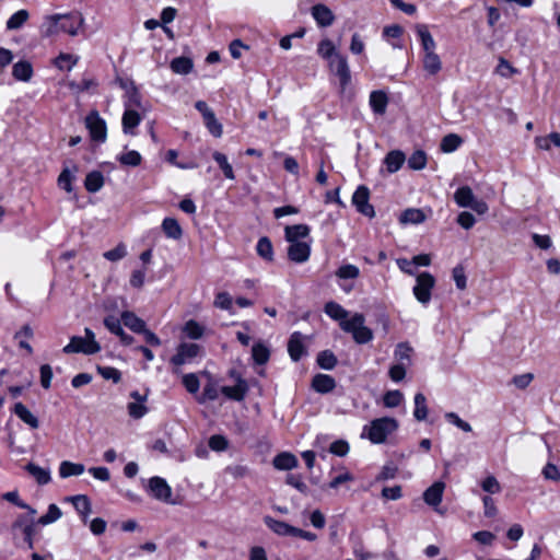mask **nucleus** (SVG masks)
Returning a JSON list of instances; mask_svg holds the SVG:
<instances>
[{
    "label": "nucleus",
    "mask_w": 560,
    "mask_h": 560,
    "mask_svg": "<svg viewBox=\"0 0 560 560\" xmlns=\"http://www.w3.org/2000/svg\"><path fill=\"white\" fill-rule=\"evenodd\" d=\"M219 397V389L217 388V385L212 382H209L203 387V392L201 397L198 398V401L200 404H205L207 400H215Z\"/></svg>",
    "instance_id": "nucleus-57"
},
{
    "label": "nucleus",
    "mask_w": 560,
    "mask_h": 560,
    "mask_svg": "<svg viewBox=\"0 0 560 560\" xmlns=\"http://www.w3.org/2000/svg\"><path fill=\"white\" fill-rule=\"evenodd\" d=\"M145 401H131L127 405L128 413L133 419L142 418L147 412L148 408L144 405Z\"/></svg>",
    "instance_id": "nucleus-54"
},
{
    "label": "nucleus",
    "mask_w": 560,
    "mask_h": 560,
    "mask_svg": "<svg viewBox=\"0 0 560 560\" xmlns=\"http://www.w3.org/2000/svg\"><path fill=\"white\" fill-rule=\"evenodd\" d=\"M407 368H408L407 363H404V364L397 363V364L392 365L389 369V372H388L390 380L394 382L402 381L406 376Z\"/></svg>",
    "instance_id": "nucleus-63"
},
{
    "label": "nucleus",
    "mask_w": 560,
    "mask_h": 560,
    "mask_svg": "<svg viewBox=\"0 0 560 560\" xmlns=\"http://www.w3.org/2000/svg\"><path fill=\"white\" fill-rule=\"evenodd\" d=\"M445 419L464 432H471L472 430L471 425L467 421L460 419L455 412L445 413Z\"/></svg>",
    "instance_id": "nucleus-59"
},
{
    "label": "nucleus",
    "mask_w": 560,
    "mask_h": 560,
    "mask_svg": "<svg viewBox=\"0 0 560 560\" xmlns=\"http://www.w3.org/2000/svg\"><path fill=\"white\" fill-rule=\"evenodd\" d=\"M317 364L324 370H332L337 365V358L331 351L325 350L318 353Z\"/></svg>",
    "instance_id": "nucleus-47"
},
{
    "label": "nucleus",
    "mask_w": 560,
    "mask_h": 560,
    "mask_svg": "<svg viewBox=\"0 0 560 560\" xmlns=\"http://www.w3.org/2000/svg\"><path fill=\"white\" fill-rule=\"evenodd\" d=\"M405 154L399 150H394L387 153L384 163L387 167L388 173L397 172L405 163Z\"/></svg>",
    "instance_id": "nucleus-31"
},
{
    "label": "nucleus",
    "mask_w": 560,
    "mask_h": 560,
    "mask_svg": "<svg viewBox=\"0 0 560 560\" xmlns=\"http://www.w3.org/2000/svg\"><path fill=\"white\" fill-rule=\"evenodd\" d=\"M273 466L279 470H290L298 466V459L293 454L283 452L273 458Z\"/></svg>",
    "instance_id": "nucleus-26"
},
{
    "label": "nucleus",
    "mask_w": 560,
    "mask_h": 560,
    "mask_svg": "<svg viewBox=\"0 0 560 560\" xmlns=\"http://www.w3.org/2000/svg\"><path fill=\"white\" fill-rule=\"evenodd\" d=\"M435 285L434 277L429 272H421L417 276V283L413 287V294L421 304H428L431 300V291Z\"/></svg>",
    "instance_id": "nucleus-4"
},
{
    "label": "nucleus",
    "mask_w": 560,
    "mask_h": 560,
    "mask_svg": "<svg viewBox=\"0 0 560 560\" xmlns=\"http://www.w3.org/2000/svg\"><path fill=\"white\" fill-rule=\"evenodd\" d=\"M85 337L73 336L70 342L62 349L67 354L69 353H84L94 354L101 351L100 343L95 340V334L90 329H84Z\"/></svg>",
    "instance_id": "nucleus-1"
},
{
    "label": "nucleus",
    "mask_w": 560,
    "mask_h": 560,
    "mask_svg": "<svg viewBox=\"0 0 560 560\" xmlns=\"http://www.w3.org/2000/svg\"><path fill=\"white\" fill-rule=\"evenodd\" d=\"M118 162L124 166H132L136 167L141 164L142 156L136 150H130L128 152L121 153L117 156Z\"/></svg>",
    "instance_id": "nucleus-43"
},
{
    "label": "nucleus",
    "mask_w": 560,
    "mask_h": 560,
    "mask_svg": "<svg viewBox=\"0 0 560 560\" xmlns=\"http://www.w3.org/2000/svg\"><path fill=\"white\" fill-rule=\"evenodd\" d=\"M141 121L140 115L133 109L127 108L122 115V130L125 133H132V129L136 128Z\"/></svg>",
    "instance_id": "nucleus-35"
},
{
    "label": "nucleus",
    "mask_w": 560,
    "mask_h": 560,
    "mask_svg": "<svg viewBox=\"0 0 560 560\" xmlns=\"http://www.w3.org/2000/svg\"><path fill=\"white\" fill-rule=\"evenodd\" d=\"M121 322L126 327L137 334H140L147 327V324L143 319L129 311H126L121 314Z\"/></svg>",
    "instance_id": "nucleus-24"
},
{
    "label": "nucleus",
    "mask_w": 560,
    "mask_h": 560,
    "mask_svg": "<svg viewBox=\"0 0 560 560\" xmlns=\"http://www.w3.org/2000/svg\"><path fill=\"white\" fill-rule=\"evenodd\" d=\"M79 61V57L72 54H59L54 60V65L60 70H71Z\"/></svg>",
    "instance_id": "nucleus-38"
},
{
    "label": "nucleus",
    "mask_w": 560,
    "mask_h": 560,
    "mask_svg": "<svg viewBox=\"0 0 560 560\" xmlns=\"http://www.w3.org/2000/svg\"><path fill=\"white\" fill-rule=\"evenodd\" d=\"M340 327L343 331L350 332L353 339L359 345H364L373 339L372 330L364 326V316L362 314H354L349 320H342Z\"/></svg>",
    "instance_id": "nucleus-3"
},
{
    "label": "nucleus",
    "mask_w": 560,
    "mask_h": 560,
    "mask_svg": "<svg viewBox=\"0 0 560 560\" xmlns=\"http://www.w3.org/2000/svg\"><path fill=\"white\" fill-rule=\"evenodd\" d=\"M422 65L424 71L430 75L438 74L442 69V61L435 52L423 54Z\"/></svg>",
    "instance_id": "nucleus-30"
},
{
    "label": "nucleus",
    "mask_w": 560,
    "mask_h": 560,
    "mask_svg": "<svg viewBox=\"0 0 560 560\" xmlns=\"http://www.w3.org/2000/svg\"><path fill=\"white\" fill-rule=\"evenodd\" d=\"M411 353L412 348L408 343L400 342L397 345L394 355L398 363H407V365L409 366L411 364Z\"/></svg>",
    "instance_id": "nucleus-42"
},
{
    "label": "nucleus",
    "mask_w": 560,
    "mask_h": 560,
    "mask_svg": "<svg viewBox=\"0 0 560 560\" xmlns=\"http://www.w3.org/2000/svg\"><path fill=\"white\" fill-rule=\"evenodd\" d=\"M12 75L20 81L27 82L33 75V68L28 61H18L12 69Z\"/></svg>",
    "instance_id": "nucleus-33"
},
{
    "label": "nucleus",
    "mask_w": 560,
    "mask_h": 560,
    "mask_svg": "<svg viewBox=\"0 0 560 560\" xmlns=\"http://www.w3.org/2000/svg\"><path fill=\"white\" fill-rule=\"evenodd\" d=\"M312 387L317 393L327 394L334 390L336 382L334 377L328 374H316L313 377Z\"/></svg>",
    "instance_id": "nucleus-16"
},
{
    "label": "nucleus",
    "mask_w": 560,
    "mask_h": 560,
    "mask_svg": "<svg viewBox=\"0 0 560 560\" xmlns=\"http://www.w3.org/2000/svg\"><path fill=\"white\" fill-rule=\"evenodd\" d=\"M417 34L421 40V46L424 54L435 52L436 44L424 24L416 26Z\"/></svg>",
    "instance_id": "nucleus-22"
},
{
    "label": "nucleus",
    "mask_w": 560,
    "mask_h": 560,
    "mask_svg": "<svg viewBox=\"0 0 560 560\" xmlns=\"http://www.w3.org/2000/svg\"><path fill=\"white\" fill-rule=\"evenodd\" d=\"M200 352V346L197 343L183 342L177 347L176 354L171 358V363L180 366L191 362Z\"/></svg>",
    "instance_id": "nucleus-6"
},
{
    "label": "nucleus",
    "mask_w": 560,
    "mask_h": 560,
    "mask_svg": "<svg viewBox=\"0 0 560 560\" xmlns=\"http://www.w3.org/2000/svg\"><path fill=\"white\" fill-rule=\"evenodd\" d=\"M336 276L343 280L357 279L360 276V269L351 264L342 265L337 269Z\"/></svg>",
    "instance_id": "nucleus-49"
},
{
    "label": "nucleus",
    "mask_w": 560,
    "mask_h": 560,
    "mask_svg": "<svg viewBox=\"0 0 560 560\" xmlns=\"http://www.w3.org/2000/svg\"><path fill=\"white\" fill-rule=\"evenodd\" d=\"M149 489L153 498L164 502H171L172 489L161 477H152L149 480Z\"/></svg>",
    "instance_id": "nucleus-10"
},
{
    "label": "nucleus",
    "mask_w": 560,
    "mask_h": 560,
    "mask_svg": "<svg viewBox=\"0 0 560 560\" xmlns=\"http://www.w3.org/2000/svg\"><path fill=\"white\" fill-rule=\"evenodd\" d=\"M264 523L267 525L269 529L280 536H293L294 526L289 525L285 522L278 521L272 518L271 516H265Z\"/></svg>",
    "instance_id": "nucleus-19"
},
{
    "label": "nucleus",
    "mask_w": 560,
    "mask_h": 560,
    "mask_svg": "<svg viewBox=\"0 0 560 560\" xmlns=\"http://www.w3.org/2000/svg\"><path fill=\"white\" fill-rule=\"evenodd\" d=\"M13 412L18 416L20 420L26 423L32 429H37L39 427V421L36 416H34L27 407L22 402H16L13 407Z\"/></svg>",
    "instance_id": "nucleus-21"
},
{
    "label": "nucleus",
    "mask_w": 560,
    "mask_h": 560,
    "mask_svg": "<svg viewBox=\"0 0 560 560\" xmlns=\"http://www.w3.org/2000/svg\"><path fill=\"white\" fill-rule=\"evenodd\" d=\"M317 51L320 57H323L324 59H327L329 61L335 57V55H339L338 52H336L335 46H334L332 42L329 39H323L318 44Z\"/></svg>",
    "instance_id": "nucleus-51"
},
{
    "label": "nucleus",
    "mask_w": 560,
    "mask_h": 560,
    "mask_svg": "<svg viewBox=\"0 0 560 560\" xmlns=\"http://www.w3.org/2000/svg\"><path fill=\"white\" fill-rule=\"evenodd\" d=\"M325 313L332 319L339 320L340 323L342 320H348V312L338 303L336 302H328L325 305Z\"/></svg>",
    "instance_id": "nucleus-37"
},
{
    "label": "nucleus",
    "mask_w": 560,
    "mask_h": 560,
    "mask_svg": "<svg viewBox=\"0 0 560 560\" xmlns=\"http://www.w3.org/2000/svg\"><path fill=\"white\" fill-rule=\"evenodd\" d=\"M303 340L304 336L299 331L293 332L289 339L288 352L294 362H298L306 352Z\"/></svg>",
    "instance_id": "nucleus-14"
},
{
    "label": "nucleus",
    "mask_w": 560,
    "mask_h": 560,
    "mask_svg": "<svg viewBox=\"0 0 560 560\" xmlns=\"http://www.w3.org/2000/svg\"><path fill=\"white\" fill-rule=\"evenodd\" d=\"M104 185V176L98 171L90 172L84 180L85 189L89 192H97Z\"/></svg>",
    "instance_id": "nucleus-34"
},
{
    "label": "nucleus",
    "mask_w": 560,
    "mask_h": 560,
    "mask_svg": "<svg viewBox=\"0 0 560 560\" xmlns=\"http://www.w3.org/2000/svg\"><path fill=\"white\" fill-rule=\"evenodd\" d=\"M60 18L61 14H54L45 18V21L40 27L42 35L50 37L58 34L60 31Z\"/></svg>",
    "instance_id": "nucleus-25"
},
{
    "label": "nucleus",
    "mask_w": 560,
    "mask_h": 560,
    "mask_svg": "<svg viewBox=\"0 0 560 560\" xmlns=\"http://www.w3.org/2000/svg\"><path fill=\"white\" fill-rule=\"evenodd\" d=\"M427 165V154L422 150L415 151L408 159V166L412 170H422Z\"/></svg>",
    "instance_id": "nucleus-50"
},
{
    "label": "nucleus",
    "mask_w": 560,
    "mask_h": 560,
    "mask_svg": "<svg viewBox=\"0 0 560 560\" xmlns=\"http://www.w3.org/2000/svg\"><path fill=\"white\" fill-rule=\"evenodd\" d=\"M74 176L70 172L68 167L63 168L62 172L58 176V186L61 189H65L67 192H71L73 190L72 180Z\"/></svg>",
    "instance_id": "nucleus-52"
},
{
    "label": "nucleus",
    "mask_w": 560,
    "mask_h": 560,
    "mask_svg": "<svg viewBox=\"0 0 560 560\" xmlns=\"http://www.w3.org/2000/svg\"><path fill=\"white\" fill-rule=\"evenodd\" d=\"M481 488L483 491L495 494L501 491V486L494 476H488L482 482Z\"/></svg>",
    "instance_id": "nucleus-64"
},
{
    "label": "nucleus",
    "mask_w": 560,
    "mask_h": 560,
    "mask_svg": "<svg viewBox=\"0 0 560 560\" xmlns=\"http://www.w3.org/2000/svg\"><path fill=\"white\" fill-rule=\"evenodd\" d=\"M105 327L114 335L120 336L124 332V329L121 327V322L115 316H107L104 319Z\"/></svg>",
    "instance_id": "nucleus-61"
},
{
    "label": "nucleus",
    "mask_w": 560,
    "mask_h": 560,
    "mask_svg": "<svg viewBox=\"0 0 560 560\" xmlns=\"http://www.w3.org/2000/svg\"><path fill=\"white\" fill-rule=\"evenodd\" d=\"M61 510L58 508V505L52 503L48 506L47 513L40 516L36 523L40 525H48L58 521L61 517Z\"/></svg>",
    "instance_id": "nucleus-48"
},
{
    "label": "nucleus",
    "mask_w": 560,
    "mask_h": 560,
    "mask_svg": "<svg viewBox=\"0 0 560 560\" xmlns=\"http://www.w3.org/2000/svg\"><path fill=\"white\" fill-rule=\"evenodd\" d=\"M97 372L105 380H112L114 383H118L121 380V373L112 366H98Z\"/></svg>",
    "instance_id": "nucleus-60"
},
{
    "label": "nucleus",
    "mask_w": 560,
    "mask_h": 560,
    "mask_svg": "<svg viewBox=\"0 0 560 560\" xmlns=\"http://www.w3.org/2000/svg\"><path fill=\"white\" fill-rule=\"evenodd\" d=\"M203 122L206 127L208 128L209 132L215 137L220 138L222 136V125L215 118L214 113H212L210 116L203 119Z\"/></svg>",
    "instance_id": "nucleus-55"
},
{
    "label": "nucleus",
    "mask_w": 560,
    "mask_h": 560,
    "mask_svg": "<svg viewBox=\"0 0 560 560\" xmlns=\"http://www.w3.org/2000/svg\"><path fill=\"white\" fill-rule=\"evenodd\" d=\"M68 500L72 502L74 509L81 515L82 521L86 523L89 515L92 513V506L89 498L84 494H78L69 498Z\"/></svg>",
    "instance_id": "nucleus-20"
},
{
    "label": "nucleus",
    "mask_w": 560,
    "mask_h": 560,
    "mask_svg": "<svg viewBox=\"0 0 560 560\" xmlns=\"http://www.w3.org/2000/svg\"><path fill=\"white\" fill-rule=\"evenodd\" d=\"M310 226L306 224L289 225L284 230V236L287 242H302L301 240L310 235Z\"/></svg>",
    "instance_id": "nucleus-18"
},
{
    "label": "nucleus",
    "mask_w": 560,
    "mask_h": 560,
    "mask_svg": "<svg viewBox=\"0 0 560 560\" xmlns=\"http://www.w3.org/2000/svg\"><path fill=\"white\" fill-rule=\"evenodd\" d=\"M252 355L257 364L262 365L268 362L270 352L262 343H255L252 348Z\"/></svg>",
    "instance_id": "nucleus-46"
},
{
    "label": "nucleus",
    "mask_w": 560,
    "mask_h": 560,
    "mask_svg": "<svg viewBox=\"0 0 560 560\" xmlns=\"http://www.w3.org/2000/svg\"><path fill=\"white\" fill-rule=\"evenodd\" d=\"M370 199V190L366 186H359L352 196V203L355 206L357 210L369 218H373L375 215V211L372 205L369 202Z\"/></svg>",
    "instance_id": "nucleus-7"
},
{
    "label": "nucleus",
    "mask_w": 560,
    "mask_h": 560,
    "mask_svg": "<svg viewBox=\"0 0 560 560\" xmlns=\"http://www.w3.org/2000/svg\"><path fill=\"white\" fill-rule=\"evenodd\" d=\"M404 399L402 394L399 390H389L384 395V405L388 408H395L401 404Z\"/></svg>",
    "instance_id": "nucleus-58"
},
{
    "label": "nucleus",
    "mask_w": 560,
    "mask_h": 560,
    "mask_svg": "<svg viewBox=\"0 0 560 560\" xmlns=\"http://www.w3.org/2000/svg\"><path fill=\"white\" fill-rule=\"evenodd\" d=\"M212 158L218 163V165L220 166V168L222 170V172L226 178H229V179L235 178L233 167L229 163L228 158L223 153L215 151V152H213Z\"/></svg>",
    "instance_id": "nucleus-44"
},
{
    "label": "nucleus",
    "mask_w": 560,
    "mask_h": 560,
    "mask_svg": "<svg viewBox=\"0 0 560 560\" xmlns=\"http://www.w3.org/2000/svg\"><path fill=\"white\" fill-rule=\"evenodd\" d=\"M428 406H427V398L422 393H417L415 395V410H413V417L418 421H423L428 417Z\"/></svg>",
    "instance_id": "nucleus-36"
},
{
    "label": "nucleus",
    "mask_w": 560,
    "mask_h": 560,
    "mask_svg": "<svg viewBox=\"0 0 560 560\" xmlns=\"http://www.w3.org/2000/svg\"><path fill=\"white\" fill-rule=\"evenodd\" d=\"M184 331L189 338L199 339L203 335V327L191 319L185 324Z\"/></svg>",
    "instance_id": "nucleus-56"
},
{
    "label": "nucleus",
    "mask_w": 560,
    "mask_h": 560,
    "mask_svg": "<svg viewBox=\"0 0 560 560\" xmlns=\"http://www.w3.org/2000/svg\"><path fill=\"white\" fill-rule=\"evenodd\" d=\"M445 483L442 481H436L423 492L424 502L432 506L436 512H440L438 506L442 501Z\"/></svg>",
    "instance_id": "nucleus-12"
},
{
    "label": "nucleus",
    "mask_w": 560,
    "mask_h": 560,
    "mask_svg": "<svg viewBox=\"0 0 560 560\" xmlns=\"http://www.w3.org/2000/svg\"><path fill=\"white\" fill-rule=\"evenodd\" d=\"M84 470L85 467L83 464L63 460L59 466V476L63 479L72 476H80L84 472Z\"/></svg>",
    "instance_id": "nucleus-27"
},
{
    "label": "nucleus",
    "mask_w": 560,
    "mask_h": 560,
    "mask_svg": "<svg viewBox=\"0 0 560 560\" xmlns=\"http://www.w3.org/2000/svg\"><path fill=\"white\" fill-rule=\"evenodd\" d=\"M35 524V520L28 517L25 514H21L16 517V520L11 525V530L15 533L18 529L22 530V533L26 532V528H31Z\"/></svg>",
    "instance_id": "nucleus-53"
},
{
    "label": "nucleus",
    "mask_w": 560,
    "mask_h": 560,
    "mask_svg": "<svg viewBox=\"0 0 560 560\" xmlns=\"http://www.w3.org/2000/svg\"><path fill=\"white\" fill-rule=\"evenodd\" d=\"M28 16L30 14L26 10H19L7 21V28L10 31L19 30L28 20Z\"/></svg>",
    "instance_id": "nucleus-45"
},
{
    "label": "nucleus",
    "mask_w": 560,
    "mask_h": 560,
    "mask_svg": "<svg viewBox=\"0 0 560 560\" xmlns=\"http://www.w3.org/2000/svg\"><path fill=\"white\" fill-rule=\"evenodd\" d=\"M398 422L394 418L383 417L375 419L369 427L364 428L368 431V438L375 444H381L386 441L387 436L396 431Z\"/></svg>",
    "instance_id": "nucleus-2"
},
{
    "label": "nucleus",
    "mask_w": 560,
    "mask_h": 560,
    "mask_svg": "<svg viewBox=\"0 0 560 560\" xmlns=\"http://www.w3.org/2000/svg\"><path fill=\"white\" fill-rule=\"evenodd\" d=\"M425 220V214L421 209L409 208L406 209L399 217L401 224H419Z\"/></svg>",
    "instance_id": "nucleus-32"
},
{
    "label": "nucleus",
    "mask_w": 560,
    "mask_h": 560,
    "mask_svg": "<svg viewBox=\"0 0 560 560\" xmlns=\"http://www.w3.org/2000/svg\"><path fill=\"white\" fill-rule=\"evenodd\" d=\"M312 15L322 27L330 26L334 23L335 16L331 10L325 4H316L312 8Z\"/></svg>",
    "instance_id": "nucleus-15"
},
{
    "label": "nucleus",
    "mask_w": 560,
    "mask_h": 560,
    "mask_svg": "<svg viewBox=\"0 0 560 560\" xmlns=\"http://www.w3.org/2000/svg\"><path fill=\"white\" fill-rule=\"evenodd\" d=\"M248 392V384L242 377V375H237L236 384L234 386H223L221 387V393L229 399L235 401H242L246 397Z\"/></svg>",
    "instance_id": "nucleus-11"
},
{
    "label": "nucleus",
    "mask_w": 560,
    "mask_h": 560,
    "mask_svg": "<svg viewBox=\"0 0 560 560\" xmlns=\"http://www.w3.org/2000/svg\"><path fill=\"white\" fill-rule=\"evenodd\" d=\"M163 233L172 240H179L183 236V230L178 221L174 218H165L162 222Z\"/></svg>",
    "instance_id": "nucleus-29"
},
{
    "label": "nucleus",
    "mask_w": 560,
    "mask_h": 560,
    "mask_svg": "<svg viewBox=\"0 0 560 560\" xmlns=\"http://www.w3.org/2000/svg\"><path fill=\"white\" fill-rule=\"evenodd\" d=\"M256 249H257V254L261 258H264L268 261H271L273 259V247H272L271 241L267 236L260 237L258 240Z\"/></svg>",
    "instance_id": "nucleus-41"
},
{
    "label": "nucleus",
    "mask_w": 560,
    "mask_h": 560,
    "mask_svg": "<svg viewBox=\"0 0 560 560\" xmlns=\"http://www.w3.org/2000/svg\"><path fill=\"white\" fill-rule=\"evenodd\" d=\"M85 127L88 128L92 140L96 142L106 141V122L101 118L98 112L93 110L85 117Z\"/></svg>",
    "instance_id": "nucleus-5"
},
{
    "label": "nucleus",
    "mask_w": 560,
    "mask_h": 560,
    "mask_svg": "<svg viewBox=\"0 0 560 560\" xmlns=\"http://www.w3.org/2000/svg\"><path fill=\"white\" fill-rule=\"evenodd\" d=\"M83 22L84 20L79 13L61 14L59 22L60 31L68 33L71 36H75Z\"/></svg>",
    "instance_id": "nucleus-13"
},
{
    "label": "nucleus",
    "mask_w": 560,
    "mask_h": 560,
    "mask_svg": "<svg viewBox=\"0 0 560 560\" xmlns=\"http://www.w3.org/2000/svg\"><path fill=\"white\" fill-rule=\"evenodd\" d=\"M388 105V96L384 91H373L370 94V106L374 114L384 115Z\"/></svg>",
    "instance_id": "nucleus-17"
},
{
    "label": "nucleus",
    "mask_w": 560,
    "mask_h": 560,
    "mask_svg": "<svg viewBox=\"0 0 560 560\" xmlns=\"http://www.w3.org/2000/svg\"><path fill=\"white\" fill-rule=\"evenodd\" d=\"M288 257L295 264H303L310 259L311 244L308 242H293L288 247Z\"/></svg>",
    "instance_id": "nucleus-9"
},
{
    "label": "nucleus",
    "mask_w": 560,
    "mask_h": 560,
    "mask_svg": "<svg viewBox=\"0 0 560 560\" xmlns=\"http://www.w3.org/2000/svg\"><path fill=\"white\" fill-rule=\"evenodd\" d=\"M127 255L126 246L118 244L115 248L107 250L103 254L104 258L110 261H118Z\"/></svg>",
    "instance_id": "nucleus-62"
},
{
    "label": "nucleus",
    "mask_w": 560,
    "mask_h": 560,
    "mask_svg": "<svg viewBox=\"0 0 560 560\" xmlns=\"http://www.w3.org/2000/svg\"><path fill=\"white\" fill-rule=\"evenodd\" d=\"M25 470L35 478L38 485L44 486L50 482V470L47 468L39 467L34 463H28L25 466Z\"/></svg>",
    "instance_id": "nucleus-23"
},
{
    "label": "nucleus",
    "mask_w": 560,
    "mask_h": 560,
    "mask_svg": "<svg viewBox=\"0 0 560 560\" xmlns=\"http://www.w3.org/2000/svg\"><path fill=\"white\" fill-rule=\"evenodd\" d=\"M475 199V195L469 186L459 187L454 194L455 202L462 208H470Z\"/></svg>",
    "instance_id": "nucleus-28"
},
{
    "label": "nucleus",
    "mask_w": 560,
    "mask_h": 560,
    "mask_svg": "<svg viewBox=\"0 0 560 560\" xmlns=\"http://www.w3.org/2000/svg\"><path fill=\"white\" fill-rule=\"evenodd\" d=\"M329 67L330 70L339 78L340 86L345 90L351 80L347 58L340 54L335 55V57L329 61Z\"/></svg>",
    "instance_id": "nucleus-8"
},
{
    "label": "nucleus",
    "mask_w": 560,
    "mask_h": 560,
    "mask_svg": "<svg viewBox=\"0 0 560 560\" xmlns=\"http://www.w3.org/2000/svg\"><path fill=\"white\" fill-rule=\"evenodd\" d=\"M463 143V139L456 133H448L441 141V150L445 153L454 152Z\"/></svg>",
    "instance_id": "nucleus-39"
},
{
    "label": "nucleus",
    "mask_w": 560,
    "mask_h": 560,
    "mask_svg": "<svg viewBox=\"0 0 560 560\" xmlns=\"http://www.w3.org/2000/svg\"><path fill=\"white\" fill-rule=\"evenodd\" d=\"M192 61L187 57H177L172 60L171 69L173 72L178 74H187L192 69Z\"/></svg>",
    "instance_id": "nucleus-40"
}]
</instances>
